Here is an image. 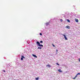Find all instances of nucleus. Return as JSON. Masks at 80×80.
I'll list each match as a JSON object with an SVG mask.
<instances>
[{"label": "nucleus", "instance_id": "nucleus-15", "mask_svg": "<svg viewBox=\"0 0 80 80\" xmlns=\"http://www.w3.org/2000/svg\"><path fill=\"white\" fill-rule=\"evenodd\" d=\"M77 75H80V73H78V74H77Z\"/></svg>", "mask_w": 80, "mask_h": 80}, {"label": "nucleus", "instance_id": "nucleus-13", "mask_svg": "<svg viewBox=\"0 0 80 80\" xmlns=\"http://www.w3.org/2000/svg\"><path fill=\"white\" fill-rule=\"evenodd\" d=\"M75 78H76L75 77L72 78V79H75Z\"/></svg>", "mask_w": 80, "mask_h": 80}, {"label": "nucleus", "instance_id": "nucleus-12", "mask_svg": "<svg viewBox=\"0 0 80 80\" xmlns=\"http://www.w3.org/2000/svg\"><path fill=\"white\" fill-rule=\"evenodd\" d=\"M56 64L58 65H60V64L58 63H56Z\"/></svg>", "mask_w": 80, "mask_h": 80}, {"label": "nucleus", "instance_id": "nucleus-1", "mask_svg": "<svg viewBox=\"0 0 80 80\" xmlns=\"http://www.w3.org/2000/svg\"><path fill=\"white\" fill-rule=\"evenodd\" d=\"M37 43L38 44V46L39 47H43V45L42 44H40V42L38 41L37 42Z\"/></svg>", "mask_w": 80, "mask_h": 80}, {"label": "nucleus", "instance_id": "nucleus-16", "mask_svg": "<svg viewBox=\"0 0 80 80\" xmlns=\"http://www.w3.org/2000/svg\"><path fill=\"white\" fill-rule=\"evenodd\" d=\"M40 43H43V41H41L40 42Z\"/></svg>", "mask_w": 80, "mask_h": 80}, {"label": "nucleus", "instance_id": "nucleus-9", "mask_svg": "<svg viewBox=\"0 0 80 80\" xmlns=\"http://www.w3.org/2000/svg\"><path fill=\"white\" fill-rule=\"evenodd\" d=\"M67 22H70V21L68 19H67Z\"/></svg>", "mask_w": 80, "mask_h": 80}, {"label": "nucleus", "instance_id": "nucleus-5", "mask_svg": "<svg viewBox=\"0 0 80 80\" xmlns=\"http://www.w3.org/2000/svg\"><path fill=\"white\" fill-rule=\"evenodd\" d=\"M32 55L33 57H35V58H37V56L35 54H32Z\"/></svg>", "mask_w": 80, "mask_h": 80}, {"label": "nucleus", "instance_id": "nucleus-20", "mask_svg": "<svg viewBox=\"0 0 80 80\" xmlns=\"http://www.w3.org/2000/svg\"><path fill=\"white\" fill-rule=\"evenodd\" d=\"M79 62H80V58H79Z\"/></svg>", "mask_w": 80, "mask_h": 80}, {"label": "nucleus", "instance_id": "nucleus-2", "mask_svg": "<svg viewBox=\"0 0 80 80\" xmlns=\"http://www.w3.org/2000/svg\"><path fill=\"white\" fill-rule=\"evenodd\" d=\"M62 35H63V36H64V38H65V40H68V39L67 38V37H66L65 35H64V34H62Z\"/></svg>", "mask_w": 80, "mask_h": 80}, {"label": "nucleus", "instance_id": "nucleus-18", "mask_svg": "<svg viewBox=\"0 0 80 80\" xmlns=\"http://www.w3.org/2000/svg\"><path fill=\"white\" fill-rule=\"evenodd\" d=\"M40 35H42V33H40Z\"/></svg>", "mask_w": 80, "mask_h": 80}, {"label": "nucleus", "instance_id": "nucleus-11", "mask_svg": "<svg viewBox=\"0 0 80 80\" xmlns=\"http://www.w3.org/2000/svg\"><path fill=\"white\" fill-rule=\"evenodd\" d=\"M38 49H42V48L38 47Z\"/></svg>", "mask_w": 80, "mask_h": 80}, {"label": "nucleus", "instance_id": "nucleus-10", "mask_svg": "<svg viewBox=\"0 0 80 80\" xmlns=\"http://www.w3.org/2000/svg\"><path fill=\"white\" fill-rule=\"evenodd\" d=\"M76 22H78V20L76 19Z\"/></svg>", "mask_w": 80, "mask_h": 80}, {"label": "nucleus", "instance_id": "nucleus-4", "mask_svg": "<svg viewBox=\"0 0 80 80\" xmlns=\"http://www.w3.org/2000/svg\"><path fill=\"white\" fill-rule=\"evenodd\" d=\"M25 58V57L23 56H22V58H21V60H23V58Z\"/></svg>", "mask_w": 80, "mask_h": 80}, {"label": "nucleus", "instance_id": "nucleus-3", "mask_svg": "<svg viewBox=\"0 0 80 80\" xmlns=\"http://www.w3.org/2000/svg\"><path fill=\"white\" fill-rule=\"evenodd\" d=\"M66 27L67 28H68V29H70V27L69 26H67Z\"/></svg>", "mask_w": 80, "mask_h": 80}, {"label": "nucleus", "instance_id": "nucleus-19", "mask_svg": "<svg viewBox=\"0 0 80 80\" xmlns=\"http://www.w3.org/2000/svg\"><path fill=\"white\" fill-rule=\"evenodd\" d=\"M52 46H53V47H55V45H53V44H52Z\"/></svg>", "mask_w": 80, "mask_h": 80}, {"label": "nucleus", "instance_id": "nucleus-17", "mask_svg": "<svg viewBox=\"0 0 80 80\" xmlns=\"http://www.w3.org/2000/svg\"><path fill=\"white\" fill-rule=\"evenodd\" d=\"M78 75L77 74V75H76V76H75V77L76 78V77H77Z\"/></svg>", "mask_w": 80, "mask_h": 80}, {"label": "nucleus", "instance_id": "nucleus-6", "mask_svg": "<svg viewBox=\"0 0 80 80\" xmlns=\"http://www.w3.org/2000/svg\"><path fill=\"white\" fill-rule=\"evenodd\" d=\"M58 71L59 72H62V71L61 70V69H58Z\"/></svg>", "mask_w": 80, "mask_h": 80}, {"label": "nucleus", "instance_id": "nucleus-7", "mask_svg": "<svg viewBox=\"0 0 80 80\" xmlns=\"http://www.w3.org/2000/svg\"><path fill=\"white\" fill-rule=\"evenodd\" d=\"M47 67H48L49 68H50V67H51V66L49 65V64H48V65H47Z\"/></svg>", "mask_w": 80, "mask_h": 80}, {"label": "nucleus", "instance_id": "nucleus-23", "mask_svg": "<svg viewBox=\"0 0 80 80\" xmlns=\"http://www.w3.org/2000/svg\"><path fill=\"white\" fill-rule=\"evenodd\" d=\"M46 24H47V25H48V23H46Z\"/></svg>", "mask_w": 80, "mask_h": 80}, {"label": "nucleus", "instance_id": "nucleus-21", "mask_svg": "<svg viewBox=\"0 0 80 80\" xmlns=\"http://www.w3.org/2000/svg\"><path fill=\"white\" fill-rule=\"evenodd\" d=\"M3 72H5V70H3Z\"/></svg>", "mask_w": 80, "mask_h": 80}, {"label": "nucleus", "instance_id": "nucleus-8", "mask_svg": "<svg viewBox=\"0 0 80 80\" xmlns=\"http://www.w3.org/2000/svg\"><path fill=\"white\" fill-rule=\"evenodd\" d=\"M39 79V78L38 77V78H35V79L36 80H38V79Z\"/></svg>", "mask_w": 80, "mask_h": 80}, {"label": "nucleus", "instance_id": "nucleus-22", "mask_svg": "<svg viewBox=\"0 0 80 80\" xmlns=\"http://www.w3.org/2000/svg\"><path fill=\"white\" fill-rule=\"evenodd\" d=\"M56 52H58V50H56Z\"/></svg>", "mask_w": 80, "mask_h": 80}, {"label": "nucleus", "instance_id": "nucleus-14", "mask_svg": "<svg viewBox=\"0 0 80 80\" xmlns=\"http://www.w3.org/2000/svg\"><path fill=\"white\" fill-rule=\"evenodd\" d=\"M60 21H61V22H63V20H62V19H61Z\"/></svg>", "mask_w": 80, "mask_h": 80}]
</instances>
